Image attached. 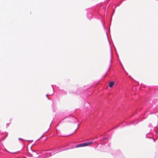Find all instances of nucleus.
<instances>
[{
	"mask_svg": "<svg viewBox=\"0 0 158 158\" xmlns=\"http://www.w3.org/2000/svg\"><path fill=\"white\" fill-rule=\"evenodd\" d=\"M19 139L20 141H23V139L20 138H19Z\"/></svg>",
	"mask_w": 158,
	"mask_h": 158,
	"instance_id": "7ed1b4c3",
	"label": "nucleus"
},
{
	"mask_svg": "<svg viewBox=\"0 0 158 158\" xmlns=\"http://www.w3.org/2000/svg\"><path fill=\"white\" fill-rule=\"evenodd\" d=\"M114 84V81H111L109 83V87L110 88L112 87Z\"/></svg>",
	"mask_w": 158,
	"mask_h": 158,
	"instance_id": "f03ea898",
	"label": "nucleus"
},
{
	"mask_svg": "<svg viewBox=\"0 0 158 158\" xmlns=\"http://www.w3.org/2000/svg\"><path fill=\"white\" fill-rule=\"evenodd\" d=\"M92 143V142H88L78 144L76 145V148L81 147H82L90 145Z\"/></svg>",
	"mask_w": 158,
	"mask_h": 158,
	"instance_id": "f257e3e1",
	"label": "nucleus"
}]
</instances>
